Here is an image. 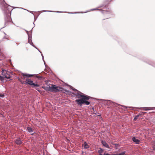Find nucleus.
Returning <instances> with one entry per match:
<instances>
[{
	"mask_svg": "<svg viewBox=\"0 0 155 155\" xmlns=\"http://www.w3.org/2000/svg\"><path fill=\"white\" fill-rule=\"evenodd\" d=\"M70 88L74 91L72 92V94L75 96V98H78L75 100L76 103L78 105L81 106L83 104L88 105L90 104L91 102V99L92 98L86 94H84L80 91H78L71 86Z\"/></svg>",
	"mask_w": 155,
	"mask_h": 155,
	"instance_id": "obj_1",
	"label": "nucleus"
},
{
	"mask_svg": "<svg viewBox=\"0 0 155 155\" xmlns=\"http://www.w3.org/2000/svg\"><path fill=\"white\" fill-rule=\"evenodd\" d=\"M0 7L3 11L5 20L4 26L1 28L0 30H1L4 28L8 26L12 21L10 16L11 15V12L13 9L10 8H12V7L7 4L4 0H0Z\"/></svg>",
	"mask_w": 155,
	"mask_h": 155,
	"instance_id": "obj_2",
	"label": "nucleus"
},
{
	"mask_svg": "<svg viewBox=\"0 0 155 155\" xmlns=\"http://www.w3.org/2000/svg\"><path fill=\"white\" fill-rule=\"evenodd\" d=\"M96 10H99L100 11L104 14H108V17H109V15H111L112 13L111 11L108 8L107 4L104 3L100 5L97 8L91 9L87 12Z\"/></svg>",
	"mask_w": 155,
	"mask_h": 155,
	"instance_id": "obj_3",
	"label": "nucleus"
},
{
	"mask_svg": "<svg viewBox=\"0 0 155 155\" xmlns=\"http://www.w3.org/2000/svg\"><path fill=\"white\" fill-rule=\"evenodd\" d=\"M100 100L102 101H107V104H110L113 105L115 106H116V105L121 106L123 107V108L124 109H127V108H129L130 107H126L124 105H122L120 104H118L117 103L113 102L110 100L100 99Z\"/></svg>",
	"mask_w": 155,
	"mask_h": 155,
	"instance_id": "obj_4",
	"label": "nucleus"
},
{
	"mask_svg": "<svg viewBox=\"0 0 155 155\" xmlns=\"http://www.w3.org/2000/svg\"><path fill=\"white\" fill-rule=\"evenodd\" d=\"M50 91L53 92H59L62 89L61 87L54 84H52L51 86H50Z\"/></svg>",
	"mask_w": 155,
	"mask_h": 155,
	"instance_id": "obj_5",
	"label": "nucleus"
},
{
	"mask_svg": "<svg viewBox=\"0 0 155 155\" xmlns=\"http://www.w3.org/2000/svg\"><path fill=\"white\" fill-rule=\"evenodd\" d=\"M26 81L27 82H26L25 84H28L31 86H33L36 87H39V85L38 84H36L33 82V81L31 80L30 79H26Z\"/></svg>",
	"mask_w": 155,
	"mask_h": 155,
	"instance_id": "obj_6",
	"label": "nucleus"
},
{
	"mask_svg": "<svg viewBox=\"0 0 155 155\" xmlns=\"http://www.w3.org/2000/svg\"><path fill=\"white\" fill-rule=\"evenodd\" d=\"M141 59L143 60L144 62L148 63L149 64L155 68V62L149 61L145 58H143V59Z\"/></svg>",
	"mask_w": 155,
	"mask_h": 155,
	"instance_id": "obj_7",
	"label": "nucleus"
},
{
	"mask_svg": "<svg viewBox=\"0 0 155 155\" xmlns=\"http://www.w3.org/2000/svg\"><path fill=\"white\" fill-rule=\"evenodd\" d=\"M14 141L15 144L18 145H20L22 143L21 139L19 137H17L16 139L14 140Z\"/></svg>",
	"mask_w": 155,
	"mask_h": 155,
	"instance_id": "obj_8",
	"label": "nucleus"
},
{
	"mask_svg": "<svg viewBox=\"0 0 155 155\" xmlns=\"http://www.w3.org/2000/svg\"><path fill=\"white\" fill-rule=\"evenodd\" d=\"M41 12H57V13H70L67 12H60L59 11H51L49 10H42L41 11Z\"/></svg>",
	"mask_w": 155,
	"mask_h": 155,
	"instance_id": "obj_9",
	"label": "nucleus"
},
{
	"mask_svg": "<svg viewBox=\"0 0 155 155\" xmlns=\"http://www.w3.org/2000/svg\"><path fill=\"white\" fill-rule=\"evenodd\" d=\"M101 143L104 147L108 148H110L109 147L108 144L105 140H101Z\"/></svg>",
	"mask_w": 155,
	"mask_h": 155,
	"instance_id": "obj_10",
	"label": "nucleus"
},
{
	"mask_svg": "<svg viewBox=\"0 0 155 155\" xmlns=\"http://www.w3.org/2000/svg\"><path fill=\"white\" fill-rule=\"evenodd\" d=\"M132 140L136 144H138L139 143L140 141L138 139H136L135 137H132Z\"/></svg>",
	"mask_w": 155,
	"mask_h": 155,
	"instance_id": "obj_11",
	"label": "nucleus"
},
{
	"mask_svg": "<svg viewBox=\"0 0 155 155\" xmlns=\"http://www.w3.org/2000/svg\"><path fill=\"white\" fill-rule=\"evenodd\" d=\"M23 76H26L27 78L31 77L34 76V74H28L22 73Z\"/></svg>",
	"mask_w": 155,
	"mask_h": 155,
	"instance_id": "obj_12",
	"label": "nucleus"
},
{
	"mask_svg": "<svg viewBox=\"0 0 155 155\" xmlns=\"http://www.w3.org/2000/svg\"><path fill=\"white\" fill-rule=\"evenodd\" d=\"M143 110H155V107H143Z\"/></svg>",
	"mask_w": 155,
	"mask_h": 155,
	"instance_id": "obj_13",
	"label": "nucleus"
},
{
	"mask_svg": "<svg viewBox=\"0 0 155 155\" xmlns=\"http://www.w3.org/2000/svg\"><path fill=\"white\" fill-rule=\"evenodd\" d=\"M8 73L5 70L3 69L2 71V74L3 76L5 77V75H7V74H8Z\"/></svg>",
	"mask_w": 155,
	"mask_h": 155,
	"instance_id": "obj_14",
	"label": "nucleus"
},
{
	"mask_svg": "<svg viewBox=\"0 0 155 155\" xmlns=\"http://www.w3.org/2000/svg\"><path fill=\"white\" fill-rule=\"evenodd\" d=\"M41 87L44 90H45L47 91H50V86H42Z\"/></svg>",
	"mask_w": 155,
	"mask_h": 155,
	"instance_id": "obj_15",
	"label": "nucleus"
},
{
	"mask_svg": "<svg viewBox=\"0 0 155 155\" xmlns=\"http://www.w3.org/2000/svg\"><path fill=\"white\" fill-rule=\"evenodd\" d=\"M89 146L88 145L86 142H84V148L85 149H88L89 148Z\"/></svg>",
	"mask_w": 155,
	"mask_h": 155,
	"instance_id": "obj_16",
	"label": "nucleus"
},
{
	"mask_svg": "<svg viewBox=\"0 0 155 155\" xmlns=\"http://www.w3.org/2000/svg\"><path fill=\"white\" fill-rule=\"evenodd\" d=\"M26 129L27 130H28V132L29 133H31L33 132V130L32 129L31 127H27Z\"/></svg>",
	"mask_w": 155,
	"mask_h": 155,
	"instance_id": "obj_17",
	"label": "nucleus"
},
{
	"mask_svg": "<svg viewBox=\"0 0 155 155\" xmlns=\"http://www.w3.org/2000/svg\"><path fill=\"white\" fill-rule=\"evenodd\" d=\"M125 151H124L121 153L117 154H111L112 155H125Z\"/></svg>",
	"mask_w": 155,
	"mask_h": 155,
	"instance_id": "obj_18",
	"label": "nucleus"
},
{
	"mask_svg": "<svg viewBox=\"0 0 155 155\" xmlns=\"http://www.w3.org/2000/svg\"><path fill=\"white\" fill-rule=\"evenodd\" d=\"M103 151V150L101 148H100V150H98V153H99L100 155H103V154H102L101 153H102Z\"/></svg>",
	"mask_w": 155,
	"mask_h": 155,
	"instance_id": "obj_19",
	"label": "nucleus"
},
{
	"mask_svg": "<svg viewBox=\"0 0 155 155\" xmlns=\"http://www.w3.org/2000/svg\"><path fill=\"white\" fill-rule=\"evenodd\" d=\"M4 34L5 35L3 38L2 39V40L3 41V40L4 39H8V36L6 35V33L5 32H4Z\"/></svg>",
	"mask_w": 155,
	"mask_h": 155,
	"instance_id": "obj_20",
	"label": "nucleus"
},
{
	"mask_svg": "<svg viewBox=\"0 0 155 155\" xmlns=\"http://www.w3.org/2000/svg\"><path fill=\"white\" fill-rule=\"evenodd\" d=\"M61 88H62V89H61V91H63L64 93H65L66 92L67 93L68 90L66 89H65L62 87H61Z\"/></svg>",
	"mask_w": 155,
	"mask_h": 155,
	"instance_id": "obj_21",
	"label": "nucleus"
},
{
	"mask_svg": "<svg viewBox=\"0 0 155 155\" xmlns=\"http://www.w3.org/2000/svg\"><path fill=\"white\" fill-rule=\"evenodd\" d=\"M5 77L2 76L0 75V81L4 82V80L5 78Z\"/></svg>",
	"mask_w": 155,
	"mask_h": 155,
	"instance_id": "obj_22",
	"label": "nucleus"
},
{
	"mask_svg": "<svg viewBox=\"0 0 155 155\" xmlns=\"http://www.w3.org/2000/svg\"><path fill=\"white\" fill-rule=\"evenodd\" d=\"M140 115V114H139L135 116V117L134 119V121H136L138 118V117Z\"/></svg>",
	"mask_w": 155,
	"mask_h": 155,
	"instance_id": "obj_23",
	"label": "nucleus"
},
{
	"mask_svg": "<svg viewBox=\"0 0 155 155\" xmlns=\"http://www.w3.org/2000/svg\"><path fill=\"white\" fill-rule=\"evenodd\" d=\"M28 40H30L31 41V40H31V38H32V35H31V34H30V35H28Z\"/></svg>",
	"mask_w": 155,
	"mask_h": 155,
	"instance_id": "obj_24",
	"label": "nucleus"
},
{
	"mask_svg": "<svg viewBox=\"0 0 155 155\" xmlns=\"http://www.w3.org/2000/svg\"><path fill=\"white\" fill-rule=\"evenodd\" d=\"M21 8V9H23L25 10H26L27 11H28V12H29L30 13H31V14H33V13H32V12L31 11H29L27 9H24V8Z\"/></svg>",
	"mask_w": 155,
	"mask_h": 155,
	"instance_id": "obj_25",
	"label": "nucleus"
},
{
	"mask_svg": "<svg viewBox=\"0 0 155 155\" xmlns=\"http://www.w3.org/2000/svg\"><path fill=\"white\" fill-rule=\"evenodd\" d=\"M72 92H71L70 91L68 90V92L67 93V94H68V95H71V94H72Z\"/></svg>",
	"mask_w": 155,
	"mask_h": 155,
	"instance_id": "obj_26",
	"label": "nucleus"
},
{
	"mask_svg": "<svg viewBox=\"0 0 155 155\" xmlns=\"http://www.w3.org/2000/svg\"><path fill=\"white\" fill-rule=\"evenodd\" d=\"M32 46H33L36 49H37L40 53H41V52L35 45H32Z\"/></svg>",
	"mask_w": 155,
	"mask_h": 155,
	"instance_id": "obj_27",
	"label": "nucleus"
},
{
	"mask_svg": "<svg viewBox=\"0 0 155 155\" xmlns=\"http://www.w3.org/2000/svg\"><path fill=\"white\" fill-rule=\"evenodd\" d=\"M36 77L40 79H41L42 78H43V77L42 76H38L37 75H36Z\"/></svg>",
	"mask_w": 155,
	"mask_h": 155,
	"instance_id": "obj_28",
	"label": "nucleus"
},
{
	"mask_svg": "<svg viewBox=\"0 0 155 155\" xmlns=\"http://www.w3.org/2000/svg\"><path fill=\"white\" fill-rule=\"evenodd\" d=\"M152 148V150L153 151H155V144L153 146Z\"/></svg>",
	"mask_w": 155,
	"mask_h": 155,
	"instance_id": "obj_29",
	"label": "nucleus"
},
{
	"mask_svg": "<svg viewBox=\"0 0 155 155\" xmlns=\"http://www.w3.org/2000/svg\"><path fill=\"white\" fill-rule=\"evenodd\" d=\"M11 77V76H9L7 77V75H5V78H7V79H10V78Z\"/></svg>",
	"mask_w": 155,
	"mask_h": 155,
	"instance_id": "obj_30",
	"label": "nucleus"
},
{
	"mask_svg": "<svg viewBox=\"0 0 155 155\" xmlns=\"http://www.w3.org/2000/svg\"><path fill=\"white\" fill-rule=\"evenodd\" d=\"M4 95L3 94H0V97H4Z\"/></svg>",
	"mask_w": 155,
	"mask_h": 155,
	"instance_id": "obj_31",
	"label": "nucleus"
},
{
	"mask_svg": "<svg viewBox=\"0 0 155 155\" xmlns=\"http://www.w3.org/2000/svg\"><path fill=\"white\" fill-rule=\"evenodd\" d=\"M96 112V110H94L93 113V114H97Z\"/></svg>",
	"mask_w": 155,
	"mask_h": 155,
	"instance_id": "obj_32",
	"label": "nucleus"
},
{
	"mask_svg": "<svg viewBox=\"0 0 155 155\" xmlns=\"http://www.w3.org/2000/svg\"><path fill=\"white\" fill-rule=\"evenodd\" d=\"M103 155H111V154H109L108 153H104Z\"/></svg>",
	"mask_w": 155,
	"mask_h": 155,
	"instance_id": "obj_33",
	"label": "nucleus"
},
{
	"mask_svg": "<svg viewBox=\"0 0 155 155\" xmlns=\"http://www.w3.org/2000/svg\"><path fill=\"white\" fill-rule=\"evenodd\" d=\"M30 44L32 46V45H34L33 42H32V40H31V42L30 43Z\"/></svg>",
	"mask_w": 155,
	"mask_h": 155,
	"instance_id": "obj_34",
	"label": "nucleus"
},
{
	"mask_svg": "<svg viewBox=\"0 0 155 155\" xmlns=\"http://www.w3.org/2000/svg\"><path fill=\"white\" fill-rule=\"evenodd\" d=\"M41 56H42V57L43 61H44V56H43V54H42V52H41Z\"/></svg>",
	"mask_w": 155,
	"mask_h": 155,
	"instance_id": "obj_35",
	"label": "nucleus"
},
{
	"mask_svg": "<svg viewBox=\"0 0 155 155\" xmlns=\"http://www.w3.org/2000/svg\"><path fill=\"white\" fill-rule=\"evenodd\" d=\"M26 32L27 34L28 35H29V33H28V31H27V30H25V29H24Z\"/></svg>",
	"mask_w": 155,
	"mask_h": 155,
	"instance_id": "obj_36",
	"label": "nucleus"
},
{
	"mask_svg": "<svg viewBox=\"0 0 155 155\" xmlns=\"http://www.w3.org/2000/svg\"><path fill=\"white\" fill-rule=\"evenodd\" d=\"M96 115L97 116H100V117L101 116V114L99 113H97V114Z\"/></svg>",
	"mask_w": 155,
	"mask_h": 155,
	"instance_id": "obj_37",
	"label": "nucleus"
},
{
	"mask_svg": "<svg viewBox=\"0 0 155 155\" xmlns=\"http://www.w3.org/2000/svg\"><path fill=\"white\" fill-rule=\"evenodd\" d=\"M28 43L29 44L31 42L30 40H28Z\"/></svg>",
	"mask_w": 155,
	"mask_h": 155,
	"instance_id": "obj_38",
	"label": "nucleus"
},
{
	"mask_svg": "<svg viewBox=\"0 0 155 155\" xmlns=\"http://www.w3.org/2000/svg\"><path fill=\"white\" fill-rule=\"evenodd\" d=\"M43 61V62H44V63L45 66H46V64L45 61H44H44Z\"/></svg>",
	"mask_w": 155,
	"mask_h": 155,
	"instance_id": "obj_39",
	"label": "nucleus"
},
{
	"mask_svg": "<svg viewBox=\"0 0 155 155\" xmlns=\"http://www.w3.org/2000/svg\"><path fill=\"white\" fill-rule=\"evenodd\" d=\"M85 12H84V13ZM83 12H78V13H83Z\"/></svg>",
	"mask_w": 155,
	"mask_h": 155,
	"instance_id": "obj_40",
	"label": "nucleus"
},
{
	"mask_svg": "<svg viewBox=\"0 0 155 155\" xmlns=\"http://www.w3.org/2000/svg\"><path fill=\"white\" fill-rule=\"evenodd\" d=\"M19 81H20V82H21V83H22V84H23V83H23V82H21V81L19 79Z\"/></svg>",
	"mask_w": 155,
	"mask_h": 155,
	"instance_id": "obj_41",
	"label": "nucleus"
},
{
	"mask_svg": "<svg viewBox=\"0 0 155 155\" xmlns=\"http://www.w3.org/2000/svg\"><path fill=\"white\" fill-rule=\"evenodd\" d=\"M36 89L39 92H40V91L38 89Z\"/></svg>",
	"mask_w": 155,
	"mask_h": 155,
	"instance_id": "obj_42",
	"label": "nucleus"
},
{
	"mask_svg": "<svg viewBox=\"0 0 155 155\" xmlns=\"http://www.w3.org/2000/svg\"><path fill=\"white\" fill-rule=\"evenodd\" d=\"M92 110H94V108L93 107H92Z\"/></svg>",
	"mask_w": 155,
	"mask_h": 155,
	"instance_id": "obj_43",
	"label": "nucleus"
},
{
	"mask_svg": "<svg viewBox=\"0 0 155 155\" xmlns=\"http://www.w3.org/2000/svg\"><path fill=\"white\" fill-rule=\"evenodd\" d=\"M36 20V19H35V21H35Z\"/></svg>",
	"mask_w": 155,
	"mask_h": 155,
	"instance_id": "obj_44",
	"label": "nucleus"
},
{
	"mask_svg": "<svg viewBox=\"0 0 155 155\" xmlns=\"http://www.w3.org/2000/svg\"><path fill=\"white\" fill-rule=\"evenodd\" d=\"M33 28H32V29H31V31H32V29H33Z\"/></svg>",
	"mask_w": 155,
	"mask_h": 155,
	"instance_id": "obj_45",
	"label": "nucleus"
},
{
	"mask_svg": "<svg viewBox=\"0 0 155 155\" xmlns=\"http://www.w3.org/2000/svg\"><path fill=\"white\" fill-rule=\"evenodd\" d=\"M31 135H33V134H31Z\"/></svg>",
	"mask_w": 155,
	"mask_h": 155,
	"instance_id": "obj_46",
	"label": "nucleus"
},
{
	"mask_svg": "<svg viewBox=\"0 0 155 155\" xmlns=\"http://www.w3.org/2000/svg\"><path fill=\"white\" fill-rule=\"evenodd\" d=\"M83 153V152H82V153Z\"/></svg>",
	"mask_w": 155,
	"mask_h": 155,
	"instance_id": "obj_47",
	"label": "nucleus"
},
{
	"mask_svg": "<svg viewBox=\"0 0 155 155\" xmlns=\"http://www.w3.org/2000/svg\"><path fill=\"white\" fill-rule=\"evenodd\" d=\"M33 15H34V16L35 17V15H34V14H33Z\"/></svg>",
	"mask_w": 155,
	"mask_h": 155,
	"instance_id": "obj_48",
	"label": "nucleus"
}]
</instances>
